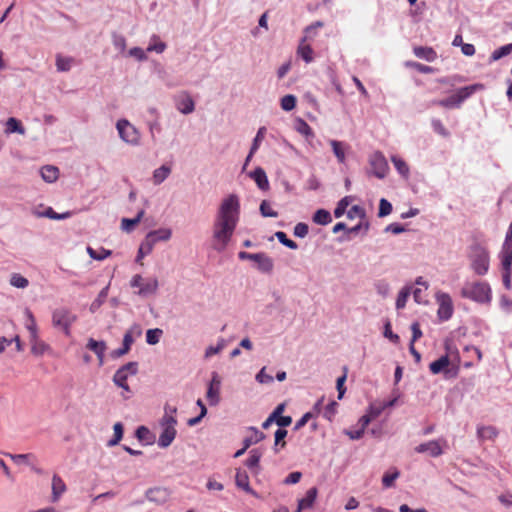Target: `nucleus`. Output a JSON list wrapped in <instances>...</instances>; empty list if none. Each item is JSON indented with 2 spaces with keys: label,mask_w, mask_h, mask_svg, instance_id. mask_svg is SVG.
<instances>
[{
  "label": "nucleus",
  "mask_w": 512,
  "mask_h": 512,
  "mask_svg": "<svg viewBox=\"0 0 512 512\" xmlns=\"http://www.w3.org/2000/svg\"><path fill=\"white\" fill-rule=\"evenodd\" d=\"M330 145L337 160L340 163H344L346 159L345 152L348 146L345 143L337 140H330Z\"/></svg>",
  "instance_id": "b1692460"
},
{
  "label": "nucleus",
  "mask_w": 512,
  "mask_h": 512,
  "mask_svg": "<svg viewBox=\"0 0 512 512\" xmlns=\"http://www.w3.org/2000/svg\"><path fill=\"white\" fill-rule=\"evenodd\" d=\"M6 456H8L14 463L20 464V463H26L29 464V460H35L36 457L32 453H26V454H10L6 453Z\"/></svg>",
  "instance_id": "58836bf2"
},
{
  "label": "nucleus",
  "mask_w": 512,
  "mask_h": 512,
  "mask_svg": "<svg viewBox=\"0 0 512 512\" xmlns=\"http://www.w3.org/2000/svg\"><path fill=\"white\" fill-rule=\"evenodd\" d=\"M5 133L6 134H11V133H18V134H25V128L23 127L22 123L14 118V117H10L7 122H6V128H5Z\"/></svg>",
  "instance_id": "bb28decb"
},
{
  "label": "nucleus",
  "mask_w": 512,
  "mask_h": 512,
  "mask_svg": "<svg viewBox=\"0 0 512 512\" xmlns=\"http://www.w3.org/2000/svg\"><path fill=\"white\" fill-rule=\"evenodd\" d=\"M323 22L316 21L315 23L307 26L304 30V41H308V38H310L311 32L317 30L318 28L323 27Z\"/></svg>",
  "instance_id": "0e129e2a"
},
{
  "label": "nucleus",
  "mask_w": 512,
  "mask_h": 512,
  "mask_svg": "<svg viewBox=\"0 0 512 512\" xmlns=\"http://www.w3.org/2000/svg\"><path fill=\"white\" fill-rule=\"evenodd\" d=\"M261 456L262 453L258 449L251 450L250 455L245 462L246 466L251 470H253L254 468H258Z\"/></svg>",
  "instance_id": "f704fd0d"
},
{
  "label": "nucleus",
  "mask_w": 512,
  "mask_h": 512,
  "mask_svg": "<svg viewBox=\"0 0 512 512\" xmlns=\"http://www.w3.org/2000/svg\"><path fill=\"white\" fill-rule=\"evenodd\" d=\"M66 489L63 479L59 475L54 474L52 477V501L57 502Z\"/></svg>",
  "instance_id": "f3484780"
},
{
  "label": "nucleus",
  "mask_w": 512,
  "mask_h": 512,
  "mask_svg": "<svg viewBox=\"0 0 512 512\" xmlns=\"http://www.w3.org/2000/svg\"><path fill=\"white\" fill-rule=\"evenodd\" d=\"M74 64V58L65 57L60 54L56 56V67L59 72H67Z\"/></svg>",
  "instance_id": "c756f323"
},
{
  "label": "nucleus",
  "mask_w": 512,
  "mask_h": 512,
  "mask_svg": "<svg viewBox=\"0 0 512 512\" xmlns=\"http://www.w3.org/2000/svg\"><path fill=\"white\" fill-rule=\"evenodd\" d=\"M127 374H124V370H117L114 374V383L126 391H130L129 385L127 384Z\"/></svg>",
  "instance_id": "4c0bfd02"
},
{
  "label": "nucleus",
  "mask_w": 512,
  "mask_h": 512,
  "mask_svg": "<svg viewBox=\"0 0 512 512\" xmlns=\"http://www.w3.org/2000/svg\"><path fill=\"white\" fill-rule=\"evenodd\" d=\"M86 347L96 354L99 364L102 365L104 362L105 351L107 349L106 343L104 341H97L93 338H89Z\"/></svg>",
  "instance_id": "4468645a"
},
{
  "label": "nucleus",
  "mask_w": 512,
  "mask_h": 512,
  "mask_svg": "<svg viewBox=\"0 0 512 512\" xmlns=\"http://www.w3.org/2000/svg\"><path fill=\"white\" fill-rule=\"evenodd\" d=\"M274 420L279 427H287L292 423L290 416H283L282 414H277Z\"/></svg>",
  "instance_id": "774afa93"
},
{
  "label": "nucleus",
  "mask_w": 512,
  "mask_h": 512,
  "mask_svg": "<svg viewBox=\"0 0 512 512\" xmlns=\"http://www.w3.org/2000/svg\"><path fill=\"white\" fill-rule=\"evenodd\" d=\"M468 258L472 270L477 275H485L490 266L489 251L486 247L476 243L470 247Z\"/></svg>",
  "instance_id": "f03ea898"
},
{
  "label": "nucleus",
  "mask_w": 512,
  "mask_h": 512,
  "mask_svg": "<svg viewBox=\"0 0 512 512\" xmlns=\"http://www.w3.org/2000/svg\"><path fill=\"white\" fill-rule=\"evenodd\" d=\"M131 287H138V294L141 296H147L156 293L158 289V280L156 278H150L144 280L139 274L133 276L130 282Z\"/></svg>",
  "instance_id": "1a4fd4ad"
},
{
  "label": "nucleus",
  "mask_w": 512,
  "mask_h": 512,
  "mask_svg": "<svg viewBox=\"0 0 512 512\" xmlns=\"http://www.w3.org/2000/svg\"><path fill=\"white\" fill-rule=\"evenodd\" d=\"M177 420L173 415L165 414L161 419L160 425L162 432L158 438V446L161 448H167L174 441L177 431L176 426Z\"/></svg>",
  "instance_id": "39448f33"
},
{
  "label": "nucleus",
  "mask_w": 512,
  "mask_h": 512,
  "mask_svg": "<svg viewBox=\"0 0 512 512\" xmlns=\"http://www.w3.org/2000/svg\"><path fill=\"white\" fill-rule=\"evenodd\" d=\"M349 218L359 217L364 218L365 217V211L363 208H361L358 205H354L347 213Z\"/></svg>",
  "instance_id": "69168bd1"
},
{
  "label": "nucleus",
  "mask_w": 512,
  "mask_h": 512,
  "mask_svg": "<svg viewBox=\"0 0 512 512\" xmlns=\"http://www.w3.org/2000/svg\"><path fill=\"white\" fill-rule=\"evenodd\" d=\"M413 53L417 58L428 62H433L437 59V52L432 47L415 46L413 47Z\"/></svg>",
  "instance_id": "dca6fc26"
},
{
  "label": "nucleus",
  "mask_w": 512,
  "mask_h": 512,
  "mask_svg": "<svg viewBox=\"0 0 512 512\" xmlns=\"http://www.w3.org/2000/svg\"><path fill=\"white\" fill-rule=\"evenodd\" d=\"M177 109L183 114H190L195 109V104L193 99L186 93H183L178 96L176 100Z\"/></svg>",
  "instance_id": "ddd939ff"
},
{
  "label": "nucleus",
  "mask_w": 512,
  "mask_h": 512,
  "mask_svg": "<svg viewBox=\"0 0 512 512\" xmlns=\"http://www.w3.org/2000/svg\"><path fill=\"white\" fill-rule=\"evenodd\" d=\"M235 484L248 494L255 495V491L251 488L249 476L246 471L238 469L235 476Z\"/></svg>",
  "instance_id": "2eb2a0df"
},
{
  "label": "nucleus",
  "mask_w": 512,
  "mask_h": 512,
  "mask_svg": "<svg viewBox=\"0 0 512 512\" xmlns=\"http://www.w3.org/2000/svg\"><path fill=\"white\" fill-rule=\"evenodd\" d=\"M350 200H351V197L345 196L338 202V204L334 210V215L336 218H340L345 213L347 207L350 204Z\"/></svg>",
  "instance_id": "a18cd8bd"
},
{
  "label": "nucleus",
  "mask_w": 512,
  "mask_h": 512,
  "mask_svg": "<svg viewBox=\"0 0 512 512\" xmlns=\"http://www.w3.org/2000/svg\"><path fill=\"white\" fill-rule=\"evenodd\" d=\"M483 89L484 85L481 83L465 86L458 89L454 94H452L448 98L434 101L433 104L444 108H459L466 99L472 96L475 92Z\"/></svg>",
  "instance_id": "7ed1b4c3"
},
{
  "label": "nucleus",
  "mask_w": 512,
  "mask_h": 512,
  "mask_svg": "<svg viewBox=\"0 0 512 512\" xmlns=\"http://www.w3.org/2000/svg\"><path fill=\"white\" fill-rule=\"evenodd\" d=\"M317 488L312 487L307 492L304 498L299 500L300 509H309L313 506L317 497Z\"/></svg>",
  "instance_id": "a878e982"
},
{
  "label": "nucleus",
  "mask_w": 512,
  "mask_h": 512,
  "mask_svg": "<svg viewBox=\"0 0 512 512\" xmlns=\"http://www.w3.org/2000/svg\"><path fill=\"white\" fill-rule=\"evenodd\" d=\"M25 315L27 317L26 328L30 332L31 339L32 340H36V338H37V324H36L35 317H34L33 313L29 309L25 310Z\"/></svg>",
  "instance_id": "2f4dec72"
},
{
  "label": "nucleus",
  "mask_w": 512,
  "mask_h": 512,
  "mask_svg": "<svg viewBox=\"0 0 512 512\" xmlns=\"http://www.w3.org/2000/svg\"><path fill=\"white\" fill-rule=\"evenodd\" d=\"M207 400L210 405L215 406L220 401V390L215 389L213 386H209L206 394Z\"/></svg>",
  "instance_id": "09e8293b"
},
{
  "label": "nucleus",
  "mask_w": 512,
  "mask_h": 512,
  "mask_svg": "<svg viewBox=\"0 0 512 512\" xmlns=\"http://www.w3.org/2000/svg\"><path fill=\"white\" fill-rule=\"evenodd\" d=\"M432 127L437 134H439L443 137L449 136L448 130L445 128V126L443 125V123L440 120H438V119L433 120Z\"/></svg>",
  "instance_id": "680f3d73"
},
{
  "label": "nucleus",
  "mask_w": 512,
  "mask_h": 512,
  "mask_svg": "<svg viewBox=\"0 0 512 512\" xmlns=\"http://www.w3.org/2000/svg\"><path fill=\"white\" fill-rule=\"evenodd\" d=\"M384 336L388 339H390L393 343H398L400 338L397 334H394L391 330V324L389 322H387L385 324V329H384Z\"/></svg>",
  "instance_id": "338daca9"
},
{
  "label": "nucleus",
  "mask_w": 512,
  "mask_h": 512,
  "mask_svg": "<svg viewBox=\"0 0 512 512\" xmlns=\"http://www.w3.org/2000/svg\"><path fill=\"white\" fill-rule=\"evenodd\" d=\"M166 49V44L162 41H160L159 37L156 35H153L151 38V41L147 47L148 52L155 51L156 53H162Z\"/></svg>",
  "instance_id": "c9c22d12"
},
{
  "label": "nucleus",
  "mask_w": 512,
  "mask_h": 512,
  "mask_svg": "<svg viewBox=\"0 0 512 512\" xmlns=\"http://www.w3.org/2000/svg\"><path fill=\"white\" fill-rule=\"evenodd\" d=\"M391 212H392L391 203L388 200L382 198L379 202L378 216L385 217V216L389 215Z\"/></svg>",
  "instance_id": "6e6d98bb"
},
{
  "label": "nucleus",
  "mask_w": 512,
  "mask_h": 512,
  "mask_svg": "<svg viewBox=\"0 0 512 512\" xmlns=\"http://www.w3.org/2000/svg\"><path fill=\"white\" fill-rule=\"evenodd\" d=\"M477 435L481 440H494L498 436V430L494 426H481L477 429Z\"/></svg>",
  "instance_id": "cd10ccee"
},
{
  "label": "nucleus",
  "mask_w": 512,
  "mask_h": 512,
  "mask_svg": "<svg viewBox=\"0 0 512 512\" xmlns=\"http://www.w3.org/2000/svg\"><path fill=\"white\" fill-rule=\"evenodd\" d=\"M144 215V210L138 212L137 216L133 219L123 218L121 222V227L123 230L130 232L134 229V227L141 221Z\"/></svg>",
  "instance_id": "473e14b6"
},
{
  "label": "nucleus",
  "mask_w": 512,
  "mask_h": 512,
  "mask_svg": "<svg viewBox=\"0 0 512 512\" xmlns=\"http://www.w3.org/2000/svg\"><path fill=\"white\" fill-rule=\"evenodd\" d=\"M501 264L503 270H511L512 266V245L503 243L501 253Z\"/></svg>",
  "instance_id": "aec40b11"
},
{
  "label": "nucleus",
  "mask_w": 512,
  "mask_h": 512,
  "mask_svg": "<svg viewBox=\"0 0 512 512\" xmlns=\"http://www.w3.org/2000/svg\"><path fill=\"white\" fill-rule=\"evenodd\" d=\"M240 215V203L235 194L224 198L213 223V248L222 252L226 249L236 229Z\"/></svg>",
  "instance_id": "f257e3e1"
},
{
  "label": "nucleus",
  "mask_w": 512,
  "mask_h": 512,
  "mask_svg": "<svg viewBox=\"0 0 512 512\" xmlns=\"http://www.w3.org/2000/svg\"><path fill=\"white\" fill-rule=\"evenodd\" d=\"M253 435L244 439L245 448H249L252 444H256L264 438V434L257 429L252 428Z\"/></svg>",
  "instance_id": "de8ad7c7"
},
{
  "label": "nucleus",
  "mask_w": 512,
  "mask_h": 512,
  "mask_svg": "<svg viewBox=\"0 0 512 512\" xmlns=\"http://www.w3.org/2000/svg\"><path fill=\"white\" fill-rule=\"evenodd\" d=\"M258 270L263 273H271L274 268V263L271 257L265 253H258L256 260Z\"/></svg>",
  "instance_id": "a211bd4d"
},
{
  "label": "nucleus",
  "mask_w": 512,
  "mask_h": 512,
  "mask_svg": "<svg viewBox=\"0 0 512 512\" xmlns=\"http://www.w3.org/2000/svg\"><path fill=\"white\" fill-rule=\"evenodd\" d=\"M171 173V168L167 165H162L153 172V183L155 185L161 184Z\"/></svg>",
  "instance_id": "c85d7f7f"
},
{
  "label": "nucleus",
  "mask_w": 512,
  "mask_h": 512,
  "mask_svg": "<svg viewBox=\"0 0 512 512\" xmlns=\"http://www.w3.org/2000/svg\"><path fill=\"white\" fill-rule=\"evenodd\" d=\"M265 132H266V129L265 127H261L257 134H256V137L254 138V141H253V144H252V147H251V150H250V153L247 157V161H249V159L251 158L252 154L258 149L259 147V143L262 141V139L264 138V135H265Z\"/></svg>",
  "instance_id": "3c124183"
},
{
  "label": "nucleus",
  "mask_w": 512,
  "mask_h": 512,
  "mask_svg": "<svg viewBox=\"0 0 512 512\" xmlns=\"http://www.w3.org/2000/svg\"><path fill=\"white\" fill-rule=\"evenodd\" d=\"M251 177L256 182L257 186L261 190L265 191V190L269 189V181H268V178H267V175H266L265 171L262 168H260V167L256 168L251 173Z\"/></svg>",
  "instance_id": "4be33fe9"
},
{
  "label": "nucleus",
  "mask_w": 512,
  "mask_h": 512,
  "mask_svg": "<svg viewBox=\"0 0 512 512\" xmlns=\"http://www.w3.org/2000/svg\"><path fill=\"white\" fill-rule=\"evenodd\" d=\"M163 334V331L159 328L149 329L146 332V342L150 345H156Z\"/></svg>",
  "instance_id": "a19ab883"
},
{
  "label": "nucleus",
  "mask_w": 512,
  "mask_h": 512,
  "mask_svg": "<svg viewBox=\"0 0 512 512\" xmlns=\"http://www.w3.org/2000/svg\"><path fill=\"white\" fill-rule=\"evenodd\" d=\"M44 215L50 219L61 220L69 218L72 214L71 212H65L63 214L56 213L51 207L47 208Z\"/></svg>",
  "instance_id": "13d9d810"
},
{
  "label": "nucleus",
  "mask_w": 512,
  "mask_h": 512,
  "mask_svg": "<svg viewBox=\"0 0 512 512\" xmlns=\"http://www.w3.org/2000/svg\"><path fill=\"white\" fill-rule=\"evenodd\" d=\"M265 370H266L265 367H263L259 371V373L256 375V380L259 383L267 384V383H271L273 381V377L271 375L267 374Z\"/></svg>",
  "instance_id": "e2e57ef3"
},
{
  "label": "nucleus",
  "mask_w": 512,
  "mask_h": 512,
  "mask_svg": "<svg viewBox=\"0 0 512 512\" xmlns=\"http://www.w3.org/2000/svg\"><path fill=\"white\" fill-rule=\"evenodd\" d=\"M284 409H285V405L284 404H279L275 408V410L270 414V416L263 422L262 427L264 429H267L271 425L272 422H275L274 419H276V415L277 414H282Z\"/></svg>",
  "instance_id": "864d4df0"
},
{
  "label": "nucleus",
  "mask_w": 512,
  "mask_h": 512,
  "mask_svg": "<svg viewBox=\"0 0 512 512\" xmlns=\"http://www.w3.org/2000/svg\"><path fill=\"white\" fill-rule=\"evenodd\" d=\"M448 446L447 440L439 438L431 440L415 447L417 453H428L431 457H439L444 453V449Z\"/></svg>",
  "instance_id": "6e6552de"
},
{
  "label": "nucleus",
  "mask_w": 512,
  "mask_h": 512,
  "mask_svg": "<svg viewBox=\"0 0 512 512\" xmlns=\"http://www.w3.org/2000/svg\"><path fill=\"white\" fill-rule=\"evenodd\" d=\"M87 252L89 256L95 260H104L112 254L110 250L104 248H99L98 250H95L91 247H88Z\"/></svg>",
  "instance_id": "e433bc0d"
},
{
  "label": "nucleus",
  "mask_w": 512,
  "mask_h": 512,
  "mask_svg": "<svg viewBox=\"0 0 512 512\" xmlns=\"http://www.w3.org/2000/svg\"><path fill=\"white\" fill-rule=\"evenodd\" d=\"M410 293H411L410 287H405L399 292L398 297L396 299V308L397 309H402L405 307Z\"/></svg>",
  "instance_id": "c03bdc74"
},
{
  "label": "nucleus",
  "mask_w": 512,
  "mask_h": 512,
  "mask_svg": "<svg viewBox=\"0 0 512 512\" xmlns=\"http://www.w3.org/2000/svg\"><path fill=\"white\" fill-rule=\"evenodd\" d=\"M296 97L294 95H285L282 99H281V108L284 110V111H291L295 108L296 106Z\"/></svg>",
  "instance_id": "49530a36"
},
{
  "label": "nucleus",
  "mask_w": 512,
  "mask_h": 512,
  "mask_svg": "<svg viewBox=\"0 0 512 512\" xmlns=\"http://www.w3.org/2000/svg\"><path fill=\"white\" fill-rule=\"evenodd\" d=\"M461 296L479 303H488L492 298L491 288L485 282L465 284L461 290Z\"/></svg>",
  "instance_id": "20e7f679"
},
{
  "label": "nucleus",
  "mask_w": 512,
  "mask_h": 512,
  "mask_svg": "<svg viewBox=\"0 0 512 512\" xmlns=\"http://www.w3.org/2000/svg\"><path fill=\"white\" fill-rule=\"evenodd\" d=\"M287 436V430L284 429V427H280L275 432V446L281 445V447H285L286 442L284 441V438Z\"/></svg>",
  "instance_id": "052dcab7"
},
{
  "label": "nucleus",
  "mask_w": 512,
  "mask_h": 512,
  "mask_svg": "<svg viewBox=\"0 0 512 512\" xmlns=\"http://www.w3.org/2000/svg\"><path fill=\"white\" fill-rule=\"evenodd\" d=\"M308 231H309L308 225L300 222L295 225L293 233L296 237L304 238L307 236Z\"/></svg>",
  "instance_id": "bf43d9fd"
},
{
  "label": "nucleus",
  "mask_w": 512,
  "mask_h": 512,
  "mask_svg": "<svg viewBox=\"0 0 512 512\" xmlns=\"http://www.w3.org/2000/svg\"><path fill=\"white\" fill-rule=\"evenodd\" d=\"M313 221L319 225H327L332 221V218L329 211L319 209L314 213Z\"/></svg>",
  "instance_id": "72a5a7b5"
},
{
  "label": "nucleus",
  "mask_w": 512,
  "mask_h": 512,
  "mask_svg": "<svg viewBox=\"0 0 512 512\" xmlns=\"http://www.w3.org/2000/svg\"><path fill=\"white\" fill-rule=\"evenodd\" d=\"M405 66L408 68L414 69L423 74H430V73L434 72V69L431 66L424 65L422 63L415 62V61H407L405 63Z\"/></svg>",
  "instance_id": "ea45409f"
},
{
  "label": "nucleus",
  "mask_w": 512,
  "mask_h": 512,
  "mask_svg": "<svg viewBox=\"0 0 512 512\" xmlns=\"http://www.w3.org/2000/svg\"><path fill=\"white\" fill-rule=\"evenodd\" d=\"M450 364L448 355L441 356L439 359L433 361L429 365V369L432 374H439L444 372Z\"/></svg>",
  "instance_id": "5701e85b"
},
{
  "label": "nucleus",
  "mask_w": 512,
  "mask_h": 512,
  "mask_svg": "<svg viewBox=\"0 0 512 512\" xmlns=\"http://www.w3.org/2000/svg\"><path fill=\"white\" fill-rule=\"evenodd\" d=\"M260 213L263 217H277L278 213L273 210L268 201L263 200L260 204Z\"/></svg>",
  "instance_id": "5fc2aeb1"
},
{
  "label": "nucleus",
  "mask_w": 512,
  "mask_h": 512,
  "mask_svg": "<svg viewBox=\"0 0 512 512\" xmlns=\"http://www.w3.org/2000/svg\"><path fill=\"white\" fill-rule=\"evenodd\" d=\"M399 477V472L395 470L392 473H385L382 478L383 486L386 488L392 487L394 481Z\"/></svg>",
  "instance_id": "4d7b16f0"
},
{
  "label": "nucleus",
  "mask_w": 512,
  "mask_h": 512,
  "mask_svg": "<svg viewBox=\"0 0 512 512\" xmlns=\"http://www.w3.org/2000/svg\"><path fill=\"white\" fill-rule=\"evenodd\" d=\"M369 164L371 166L372 174L379 179H383L389 171L388 162L380 151H376L370 156Z\"/></svg>",
  "instance_id": "9d476101"
},
{
  "label": "nucleus",
  "mask_w": 512,
  "mask_h": 512,
  "mask_svg": "<svg viewBox=\"0 0 512 512\" xmlns=\"http://www.w3.org/2000/svg\"><path fill=\"white\" fill-rule=\"evenodd\" d=\"M172 232L168 228H161L158 230L151 231L147 234L145 240H144V246L143 248H147V252H151L153 249V246L158 241H167L171 238Z\"/></svg>",
  "instance_id": "9b49d317"
},
{
  "label": "nucleus",
  "mask_w": 512,
  "mask_h": 512,
  "mask_svg": "<svg viewBox=\"0 0 512 512\" xmlns=\"http://www.w3.org/2000/svg\"><path fill=\"white\" fill-rule=\"evenodd\" d=\"M116 128L120 138L131 145H137L140 140L138 130L127 120L121 119L117 122Z\"/></svg>",
  "instance_id": "0eeeda50"
},
{
  "label": "nucleus",
  "mask_w": 512,
  "mask_h": 512,
  "mask_svg": "<svg viewBox=\"0 0 512 512\" xmlns=\"http://www.w3.org/2000/svg\"><path fill=\"white\" fill-rule=\"evenodd\" d=\"M76 320L77 316L66 308H58L52 313L53 326L61 328L66 336H70L71 326Z\"/></svg>",
  "instance_id": "423d86ee"
},
{
  "label": "nucleus",
  "mask_w": 512,
  "mask_h": 512,
  "mask_svg": "<svg viewBox=\"0 0 512 512\" xmlns=\"http://www.w3.org/2000/svg\"><path fill=\"white\" fill-rule=\"evenodd\" d=\"M304 41V37L301 39L300 44L297 48V55L301 57L306 63H311L314 59L313 49L310 44Z\"/></svg>",
  "instance_id": "412c9836"
},
{
  "label": "nucleus",
  "mask_w": 512,
  "mask_h": 512,
  "mask_svg": "<svg viewBox=\"0 0 512 512\" xmlns=\"http://www.w3.org/2000/svg\"><path fill=\"white\" fill-rule=\"evenodd\" d=\"M437 300L439 303L437 311L438 317L441 320H448L449 318H451L453 314V305L451 297L446 293H441L437 296Z\"/></svg>",
  "instance_id": "f8f14e48"
},
{
  "label": "nucleus",
  "mask_w": 512,
  "mask_h": 512,
  "mask_svg": "<svg viewBox=\"0 0 512 512\" xmlns=\"http://www.w3.org/2000/svg\"><path fill=\"white\" fill-rule=\"evenodd\" d=\"M391 162L393 163L394 167L396 168L399 174H401L405 178L409 176V166L402 158L393 155L391 156Z\"/></svg>",
  "instance_id": "7c9ffc66"
},
{
  "label": "nucleus",
  "mask_w": 512,
  "mask_h": 512,
  "mask_svg": "<svg viewBox=\"0 0 512 512\" xmlns=\"http://www.w3.org/2000/svg\"><path fill=\"white\" fill-rule=\"evenodd\" d=\"M275 236L277 237V239L279 240V242H280L281 244H283L284 246H286V247H288V248H290V249H293V250H295V249H297V248H298L297 243H296L295 241H293V240L289 239V238L287 237V235H286V233H285V232H283V231H277V232L275 233Z\"/></svg>",
  "instance_id": "37998d69"
},
{
  "label": "nucleus",
  "mask_w": 512,
  "mask_h": 512,
  "mask_svg": "<svg viewBox=\"0 0 512 512\" xmlns=\"http://www.w3.org/2000/svg\"><path fill=\"white\" fill-rule=\"evenodd\" d=\"M146 496L149 501L163 503L168 498V491L165 488L156 487L149 489L146 493Z\"/></svg>",
  "instance_id": "6ab92c4d"
},
{
  "label": "nucleus",
  "mask_w": 512,
  "mask_h": 512,
  "mask_svg": "<svg viewBox=\"0 0 512 512\" xmlns=\"http://www.w3.org/2000/svg\"><path fill=\"white\" fill-rule=\"evenodd\" d=\"M40 173L42 179L48 183L55 182L59 177V169L51 165L42 167Z\"/></svg>",
  "instance_id": "393cba45"
},
{
  "label": "nucleus",
  "mask_w": 512,
  "mask_h": 512,
  "mask_svg": "<svg viewBox=\"0 0 512 512\" xmlns=\"http://www.w3.org/2000/svg\"><path fill=\"white\" fill-rule=\"evenodd\" d=\"M512 52V43L510 44H507V45H504L498 49H496L492 55H491V58L492 60H499L501 59L502 57L510 54Z\"/></svg>",
  "instance_id": "8fccbe9b"
},
{
  "label": "nucleus",
  "mask_w": 512,
  "mask_h": 512,
  "mask_svg": "<svg viewBox=\"0 0 512 512\" xmlns=\"http://www.w3.org/2000/svg\"><path fill=\"white\" fill-rule=\"evenodd\" d=\"M113 430H114V436H113L112 439H110L108 441V446H115V445H117L121 441V439L123 437V425H122V423H120V422L115 423L114 426H113Z\"/></svg>",
  "instance_id": "79ce46f5"
},
{
  "label": "nucleus",
  "mask_w": 512,
  "mask_h": 512,
  "mask_svg": "<svg viewBox=\"0 0 512 512\" xmlns=\"http://www.w3.org/2000/svg\"><path fill=\"white\" fill-rule=\"evenodd\" d=\"M10 284L17 288H26L29 282L22 275L15 273L11 276Z\"/></svg>",
  "instance_id": "603ef678"
}]
</instances>
